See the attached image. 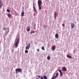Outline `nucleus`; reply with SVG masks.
I'll use <instances>...</instances> for the list:
<instances>
[{"mask_svg": "<svg viewBox=\"0 0 79 79\" xmlns=\"http://www.w3.org/2000/svg\"><path fill=\"white\" fill-rule=\"evenodd\" d=\"M39 8L40 10L42 9V7H41V5H38Z\"/></svg>", "mask_w": 79, "mask_h": 79, "instance_id": "15", "label": "nucleus"}, {"mask_svg": "<svg viewBox=\"0 0 79 79\" xmlns=\"http://www.w3.org/2000/svg\"><path fill=\"white\" fill-rule=\"evenodd\" d=\"M42 50H45V48H44V46H43L42 47Z\"/></svg>", "mask_w": 79, "mask_h": 79, "instance_id": "20", "label": "nucleus"}, {"mask_svg": "<svg viewBox=\"0 0 79 79\" xmlns=\"http://www.w3.org/2000/svg\"><path fill=\"white\" fill-rule=\"evenodd\" d=\"M50 56H48L47 57V59L48 60H50Z\"/></svg>", "mask_w": 79, "mask_h": 79, "instance_id": "17", "label": "nucleus"}, {"mask_svg": "<svg viewBox=\"0 0 79 79\" xmlns=\"http://www.w3.org/2000/svg\"><path fill=\"white\" fill-rule=\"evenodd\" d=\"M34 26H35V24Z\"/></svg>", "mask_w": 79, "mask_h": 79, "instance_id": "30", "label": "nucleus"}, {"mask_svg": "<svg viewBox=\"0 0 79 79\" xmlns=\"http://www.w3.org/2000/svg\"><path fill=\"white\" fill-rule=\"evenodd\" d=\"M38 77L39 78H40V76H38Z\"/></svg>", "mask_w": 79, "mask_h": 79, "instance_id": "29", "label": "nucleus"}, {"mask_svg": "<svg viewBox=\"0 0 79 79\" xmlns=\"http://www.w3.org/2000/svg\"><path fill=\"white\" fill-rule=\"evenodd\" d=\"M35 32L34 31H32V32H30L31 34H33V33H35Z\"/></svg>", "mask_w": 79, "mask_h": 79, "instance_id": "21", "label": "nucleus"}, {"mask_svg": "<svg viewBox=\"0 0 79 79\" xmlns=\"http://www.w3.org/2000/svg\"><path fill=\"white\" fill-rule=\"evenodd\" d=\"M31 46V44L30 43H29L28 44H27V46H26V50H29V48H30V47Z\"/></svg>", "mask_w": 79, "mask_h": 79, "instance_id": "3", "label": "nucleus"}, {"mask_svg": "<svg viewBox=\"0 0 79 79\" xmlns=\"http://www.w3.org/2000/svg\"><path fill=\"white\" fill-rule=\"evenodd\" d=\"M37 51L38 52H39V49H37Z\"/></svg>", "mask_w": 79, "mask_h": 79, "instance_id": "26", "label": "nucleus"}, {"mask_svg": "<svg viewBox=\"0 0 79 79\" xmlns=\"http://www.w3.org/2000/svg\"><path fill=\"white\" fill-rule=\"evenodd\" d=\"M3 5V4L2 3V1H0V8H2Z\"/></svg>", "mask_w": 79, "mask_h": 79, "instance_id": "14", "label": "nucleus"}, {"mask_svg": "<svg viewBox=\"0 0 79 79\" xmlns=\"http://www.w3.org/2000/svg\"><path fill=\"white\" fill-rule=\"evenodd\" d=\"M7 16L9 18H10V17H11V14L9 13L7 15Z\"/></svg>", "mask_w": 79, "mask_h": 79, "instance_id": "16", "label": "nucleus"}, {"mask_svg": "<svg viewBox=\"0 0 79 79\" xmlns=\"http://www.w3.org/2000/svg\"><path fill=\"white\" fill-rule=\"evenodd\" d=\"M16 74H18V73H21L22 72V69L20 68L16 69H15Z\"/></svg>", "mask_w": 79, "mask_h": 79, "instance_id": "1", "label": "nucleus"}, {"mask_svg": "<svg viewBox=\"0 0 79 79\" xmlns=\"http://www.w3.org/2000/svg\"><path fill=\"white\" fill-rule=\"evenodd\" d=\"M59 35H58V33L56 34L55 35V37L56 38V39H58V38Z\"/></svg>", "mask_w": 79, "mask_h": 79, "instance_id": "11", "label": "nucleus"}, {"mask_svg": "<svg viewBox=\"0 0 79 79\" xmlns=\"http://www.w3.org/2000/svg\"><path fill=\"white\" fill-rule=\"evenodd\" d=\"M25 52L26 53H28V50H25Z\"/></svg>", "mask_w": 79, "mask_h": 79, "instance_id": "23", "label": "nucleus"}, {"mask_svg": "<svg viewBox=\"0 0 79 79\" xmlns=\"http://www.w3.org/2000/svg\"><path fill=\"white\" fill-rule=\"evenodd\" d=\"M3 30H4V31H5L6 30V28L5 27H4L3 28Z\"/></svg>", "mask_w": 79, "mask_h": 79, "instance_id": "25", "label": "nucleus"}, {"mask_svg": "<svg viewBox=\"0 0 79 79\" xmlns=\"http://www.w3.org/2000/svg\"><path fill=\"white\" fill-rule=\"evenodd\" d=\"M57 14V13H56V12L55 11V13L54 14V16H56V15Z\"/></svg>", "mask_w": 79, "mask_h": 79, "instance_id": "19", "label": "nucleus"}, {"mask_svg": "<svg viewBox=\"0 0 79 79\" xmlns=\"http://www.w3.org/2000/svg\"><path fill=\"white\" fill-rule=\"evenodd\" d=\"M26 29H27V32H29V31L31 30V29L29 27H27L26 28Z\"/></svg>", "mask_w": 79, "mask_h": 79, "instance_id": "8", "label": "nucleus"}, {"mask_svg": "<svg viewBox=\"0 0 79 79\" xmlns=\"http://www.w3.org/2000/svg\"><path fill=\"white\" fill-rule=\"evenodd\" d=\"M44 27H45V28H47V25H44Z\"/></svg>", "mask_w": 79, "mask_h": 79, "instance_id": "24", "label": "nucleus"}, {"mask_svg": "<svg viewBox=\"0 0 79 79\" xmlns=\"http://www.w3.org/2000/svg\"><path fill=\"white\" fill-rule=\"evenodd\" d=\"M62 71H66L67 70L66 69V68L65 67H64L62 69Z\"/></svg>", "mask_w": 79, "mask_h": 79, "instance_id": "5", "label": "nucleus"}, {"mask_svg": "<svg viewBox=\"0 0 79 79\" xmlns=\"http://www.w3.org/2000/svg\"><path fill=\"white\" fill-rule=\"evenodd\" d=\"M7 12H8V13H10V10L8 9H7V10H6Z\"/></svg>", "mask_w": 79, "mask_h": 79, "instance_id": "22", "label": "nucleus"}, {"mask_svg": "<svg viewBox=\"0 0 79 79\" xmlns=\"http://www.w3.org/2000/svg\"><path fill=\"white\" fill-rule=\"evenodd\" d=\"M58 71H59V73H60V76L61 77L62 75H63V73H62V72H61V69H59L58 70Z\"/></svg>", "mask_w": 79, "mask_h": 79, "instance_id": "6", "label": "nucleus"}, {"mask_svg": "<svg viewBox=\"0 0 79 79\" xmlns=\"http://www.w3.org/2000/svg\"><path fill=\"white\" fill-rule=\"evenodd\" d=\"M38 5H42V2L41 0H38Z\"/></svg>", "mask_w": 79, "mask_h": 79, "instance_id": "4", "label": "nucleus"}, {"mask_svg": "<svg viewBox=\"0 0 79 79\" xmlns=\"http://www.w3.org/2000/svg\"><path fill=\"white\" fill-rule=\"evenodd\" d=\"M33 9L35 11V12H37V10H36V9H35V7L34 6V4H33Z\"/></svg>", "mask_w": 79, "mask_h": 79, "instance_id": "13", "label": "nucleus"}, {"mask_svg": "<svg viewBox=\"0 0 79 79\" xmlns=\"http://www.w3.org/2000/svg\"><path fill=\"white\" fill-rule=\"evenodd\" d=\"M41 79H44V78H43V77H41Z\"/></svg>", "mask_w": 79, "mask_h": 79, "instance_id": "28", "label": "nucleus"}, {"mask_svg": "<svg viewBox=\"0 0 79 79\" xmlns=\"http://www.w3.org/2000/svg\"><path fill=\"white\" fill-rule=\"evenodd\" d=\"M19 40L18 39L17 40V41L16 42V43L15 44V48H17L18 47V44H19Z\"/></svg>", "mask_w": 79, "mask_h": 79, "instance_id": "2", "label": "nucleus"}, {"mask_svg": "<svg viewBox=\"0 0 79 79\" xmlns=\"http://www.w3.org/2000/svg\"><path fill=\"white\" fill-rule=\"evenodd\" d=\"M60 0L61 1V0Z\"/></svg>", "mask_w": 79, "mask_h": 79, "instance_id": "31", "label": "nucleus"}, {"mask_svg": "<svg viewBox=\"0 0 79 79\" xmlns=\"http://www.w3.org/2000/svg\"><path fill=\"white\" fill-rule=\"evenodd\" d=\"M66 56L68 58H70V59H71L72 58V56L69 55H67Z\"/></svg>", "mask_w": 79, "mask_h": 79, "instance_id": "10", "label": "nucleus"}, {"mask_svg": "<svg viewBox=\"0 0 79 79\" xmlns=\"http://www.w3.org/2000/svg\"><path fill=\"white\" fill-rule=\"evenodd\" d=\"M58 73H56V76H55V77L56 78V77H58Z\"/></svg>", "mask_w": 79, "mask_h": 79, "instance_id": "18", "label": "nucleus"}, {"mask_svg": "<svg viewBox=\"0 0 79 79\" xmlns=\"http://www.w3.org/2000/svg\"><path fill=\"white\" fill-rule=\"evenodd\" d=\"M55 46H52V51H54V50H55Z\"/></svg>", "mask_w": 79, "mask_h": 79, "instance_id": "12", "label": "nucleus"}, {"mask_svg": "<svg viewBox=\"0 0 79 79\" xmlns=\"http://www.w3.org/2000/svg\"><path fill=\"white\" fill-rule=\"evenodd\" d=\"M55 19L56 18V16H54Z\"/></svg>", "mask_w": 79, "mask_h": 79, "instance_id": "27", "label": "nucleus"}, {"mask_svg": "<svg viewBox=\"0 0 79 79\" xmlns=\"http://www.w3.org/2000/svg\"><path fill=\"white\" fill-rule=\"evenodd\" d=\"M24 16V12L23 11L22 12L21 14V16L22 17H23Z\"/></svg>", "mask_w": 79, "mask_h": 79, "instance_id": "9", "label": "nucleus"}, {"mask_svg": "<svg viewBox=\"0 0 79 79\" xmlns=\"http://www.w3.org/2000/svg\"><path fill=\"white\" fill-rule=\"evenodd\" d=\"M71 27L73 29L74 27V24L73 23H71Z\"/></svg>", "mask_w": 79, "mask_h": 79, "instance_id": "7", "label": "nucleus"}]
</instances>
